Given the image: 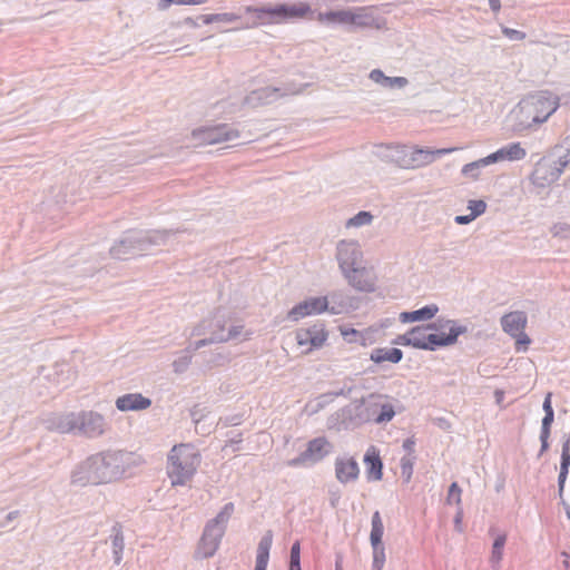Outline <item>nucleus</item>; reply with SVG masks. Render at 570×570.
Segmentation results:
<instances>
[{
	"label": "nucleus",
	"mask_w": 570,
	"mask_h": 570,
	"mask_svg": "<svg viewBox=\"0 0 570 570\" xmlns=\"http://www.w3.org/2000/svg\"><path fill=\"white\" fill-rule=\"evenodd\" d=\"M527 156L525 149L520 142H511L488 155L491 165L501 161H518Z\"/></svg>",
	"instance_id": "obj_22"
},
{
	"label": "nucleus",
	"mask_w": 570,
	"mask_h": 570,
	"mask_svg": "<svg viewBox=\"0 0 570 570\" xmlns=\"http://www.w3.org/2000/svg\"><path fill=\"white\" fill-rule=\"evenodd\" d=\"M553 155L557 156L560 163H564L566 168L570 165V134L554 146Z\"/></svg>",
	"instance_id": "obj_38"
},
{
	"label": "nucleus",
	"mask_w": 570,
	"mask_h": 570,
	"mask_svg": "<svg viewBox=\"0 0 570 570\" xmlns=\"http://www.w3.org/2000/svg\"><path fill=\"white\" fill-rule=\"evenodd\" d=\"M238 137L239 131L228 124L199 127L191 132L195 147L233 141Z\"/></svg>",
	"instance_id": "obj_11"
},
{
	"label": "nucleus",
	"mask_w": 570,
	"mask_h": 570,
	"mask_svg": "<svg viewBox=\"0 0 570 570\" xmlns=\"http://www.w3.org/2000/svg\"><path fill=\"white\" fill-rule=\"evenodd\" d=\"M384 533V525L379 511H375L372 515L371 520V533H370V542L371 544L383 543L382 538Z\"/></svg>",
	"instance_id": "obj_35"
},
{
	"label": "nucleus",
	"mask_w": 570,
	"mask_h": 570,
	"mask_svg": "<svg viewBox=\"0 0 570 570\" xmlns=\"http://www.w3.org/2000/svg\"><path fill=\"white\" fill-rule=\"evenodd\" d=\"M489 6L494 12H498L501 9L500 0H489Z\"/></svg>",
	"instance_id": "obj_63"
},
{
	"label": "nucleus",
	"mask_w": 570,
	"mask_h": 570,
	"mask_svg": "<svg viewBox=\"0 0 570 570\" xmlns=\"http://www.w3.org/2000/svg\"><path fill=\"white\" fill-rule=\"evenodd\" d=\"M489 165H491V163L487 156L475 161L465 164L461 169V174L466 178L476 180L480 177L481 170Z\"/></svg>",
	"instance_id": "obj_34"
},
{
	"label": "nucleus",
	"mask_w": 570,
	"mask_h": 570,
	"mask_svg": "<svg viewBox=\"0 0 570 570\" xmlns=\"http://www.w3.org/2000/svg\"><path fill=\"white\" fill-rule=\"evenodd\" d=\"M438 312L439 306L436 304H430L412 312H402L399 318L402 323L429 321L432 320Z\"/></svg>",
	"instance_id": "obj_28"
},
{
	"label": "nucleus",
	"mask_w": 570,
	"mask_h": 570,
	"mask_svg": "<svg viewBox=\"0 0 570 570\" xmlns=\"http://www.w3.org/2000/svg\"><path fill=\"white\" fill-rule=\"evenodd\" d=\"M229 321V313L224 308H218L212 317L202 321L197 326H195L191 335L215 336L217 334L225 337L224 342L237 340L243 333V325L230 324L227 328Z\"/></svg>",
	"instance_id": "obj_9"
},
{
	"label": "nucleus",
	"mask_w": 570,
	"mask_h": 570,
	"mask_svg": "<svg viewBox=\"0 0 570 570\" xmlns=\"http://www.w3.org/2000/svg\"><path fill=\"white\" fill-rule=\"evenodd\" d=\"M207 0H159L158 2V9L159 10H166L171 4H179V6H196V4H204Z\"/></svg>",
	"instance_id": "obj_46"
},
{
	"label": "nucleus",
	"mask_w": 570,
	"mask_h": 570,
	"mask_svg": "<svg viewBox=\"0 0 570 570\" xmlns=\"http://www.w3.org/2000/svg\"><path fill=\"white\" fill-rule=\"evenodd\" d=\"M289 558L291 559H301V546H299L298 541H296L292 544Z\"/></svg>",
	"instance_id": "obj_58"
},
{
	"label": "nucleus",
	"mask_w": 570,
	"mask_h": 570,
	"mask_svg": "<svg viewBox=\"0 0 570 570\" xmlns=\"http://www.w3.org/2000/svg\"><path fill=\"white\" fill-rule=\"evenodd\" d=\"M203 19V22L205 24H209L213 22H235L240 19V16L232 13V12H225V13H212V14H204L200 16Z\"/></svg>",
	"instance_id": "obj_40"
},
{
	"label": "nucleus",
	"mask_w": 570,
	"mask_h": 570,
	"mask_svg": "<svg viewBox=\"0 0 570 570\" xmlns=\"http://www.w3.org/2000/svg\"><path fill=\"white\" fill-rule=\"evenodd\" d=\"M200 463L198 450L193 444L175 445L168 455L167 473L173 485L185 484Z\"/></svg>",
	"instance_id": "obj_5"
},
{
	"label": "nucleus",
	"mask_w": 570,
	"mask_h": 570,
	"mask_svg": "<svg viewBox=\"0 0 570 570\" xmlns=\"http://www.w3.org/2000/svg\"><path fill=\"white\" fill-rule=\"evenodd\" d=\"M474 219L475 218H472L471 214H469V215H458V216H455L454 222L458 225H468V224H470Z\"/></svg>",
	"instance_id": "obj_57"
},
{
	"label": "nucleus",
	"mask_w": 570,
	"mask_h": 570,
	"mask_svg": "<svg viewBox=\"0 0 570 570\" xmlns=\"http://www.w3.org/2000/svg\"><path fill=\"white\" fill-rule=\"evenodd\" d=\"M561 504L564 509V512L567 514V518L570 520V504L566 502V500L562 498L561 499Z\"/></svg>",
	"instance_id": "obj_64"
},
{
	"label": "nucleus",
	"mask_w": 570,
	"mask_h": 570,
	"mask_svg": "<svg viewBox=\"0 0 570 570\" xmlns=\"http://www.w3.org/2000/svg\"><path fill=\"white\" fill-rule=\"evenodd\" d=\"M273 544V532L267 530L257 546L256 553V564L255 570H266L268 560H269V551Z\"/></svg>",
	"instance_id": "obj_27"
},
{
	"label": "nucleus",
	"mask_w": 570,
	"mask_h": 570,
	"mask_svg": "<svg viewBox=\"0 0 570 570\" xmlns=\"http://www.w3.org/2000/svg\"><path fill=\"white\" fill-rule=\"evenodd\" d=\"M407 340H409V332H406L405 334L403 335H400L396 340H395V343L396 344H401V345H405V346H411V343H407Z\"/></svg>",
	"instance_id": "obj_60"
},
{
	"label": "nucleus",
	"mask_w": 570,
	"mask_h": 570,
	"mask_svg": "<svg viewBox=\"0 0 570 570\" xmlns=\"http://www.w3.org/2000/svg\"><path fill=\"white\" fill-rule=\"evenodd\" d=\"M331 451V444L325 438H316L308 442L307 448L298 456L287 461L292 468L311 466L323 460Z\"/></svg>",
	"instance_id": "obj_14"
},
{
	"label": "nucleus",
	"mask_w": 570,
	"mask_h": 570,
	"mask_svg": "<svg viewBox=\"0 0 570 570\" xmlns=\"http://www.w3.org/2000/svg\"><path fill=\"white\" fill-rule=\"evenodd\" d=\"M301 92L298 88H278V87H265L253 90L245 97L244 104L249 107H258L276 101L278 98L287 95H296Z\"/></svg>",
	"instance_id": "obj_18"
},
{
	"label": "nucleus",
	"mask_w": 570,
	"mask_h": 570,
	"mask_svg": "<svg viewBox=\"0 0 570 570\" xmlns=\"http://www.w3.org/2000/svg\"><path fill=\"white\" fill-rule=\"evenodd\" d=\"M65 372H67L68 374L70 373V366L68 364H58L56 365V373L57 374H63Z\"/></svg>",
	"instance_id": "obj_61"
},
{
	"label": "nucleus",
	"mask_w": 570,
	"mask_h": 570,
	"mask_svg": "<svg viewBox=\"0 0 570 570\" xmlns=\"http://www.w3.org/2000/svg\"><path fill=\"white\" fill-rule=\"evenodd\" d=\"M335 297L336 294H332L330 298L326 296L307 297L288 311L287 318L297 322L303 317L317 315L323 312H328L333 315L340 314L342 308L331 305V302L334 303Z\"/></svg>",
	"instance_id": "obj_10"
},
{
	"label": "nucleus",
	"mask_w": 570,
	"mask_h": 570,
	"mask_svg": "<svg viewBox=\"0 0 570 570\" xmlns=\"http://www.w3.org/2000/svg\"><path fill=\"white\" fill-rule=\"evenodd\" d=\"M356 419L358 423L373 422L376 424L387 423L395 416L394 405L389 396L371 394L356 406Z\"/></svg>",
	"instance_id": "obj_7"
},
{
	"label": "nucleus",
	"mask_w": 570,
	"mask_h": 570,
	"mask_svg": "<svg viewBox=\"0 0 570 570\" xmlns=\"http://www.w3.org/2000/svg\"><path fill=\"white\" fill-rule=\"evenodd\" d=\"M111 548L114 561L116 564H119L122 559V551L125 548V540L121 527L119 524H115L112 527V534L110 537Z\"/></svg>",
	"instance_id": "obj_31"
},
{
	"label": "nucleus",
	"mask_w": 570,
	"mask_h": 570,
	"mask_svg": "<svg viewBox=\"0 0 570 570\" xmlns=\"http://www.w3.org/2000/svg\"><path fill=\"white\" fill-rule=\"evenodd\" d=\"M352 18V10H337L320 12L317 14V21L325 24H342L350 26Z\"/></svg>",
	"instance_id": "obj_30"
},
{
	"label": "nucleus",
	"mask_w": 570,
	"mask_h": 570,
	"mask_svg": "<svg viewBox=\"0 0 570 570\" xmlns=\"http://www.w3.org/2000/svg\"><path fill=\"white\" fill-rule=\"evenodd\" d=\"M234 510V503L228 502L215 518L206 523L195 551L196 559L212 558L216 553Z\"/></svg>",
	"instance_id": "obj_6"
},
{
	"label": "nucleus",
	"mask_w": 570,
	"mask_h": 570,
	"mask_svg": "<svg viewBox=\"0 0 570 570\" xmlns=\"http://www.w3.org/2000/svg\"><path fill=\"white\" fill-rule=\"evenodd\" d=\"M298 346L303 347V353H308L315 348H320L327 340V332L323 323H315L314 325L299 328L295 334Z\"/></svg>",
	"instance_id": "obj_17"
},
{
	"label": "nucleus",
	"mask_w": 570,
	"mask_h": 570,
	"mask_svg": "<svg viewBox=\"0 0 570 570\" xmlns=\"http://www.w3.org/2000/svg\"><path fill=\"white\" fill-rule=\"evenodd\" d=\"M76 412L51 413L43 419V425L48 431L60 434L76 435Z\"/></svg>",
	"instance_id": "obj_19"
},
{
	"label": "nucleus",
	"mask_w": 570,
	"mask_h": 570,
	"mask_svg": "<svg viewBox=\"0 0 570 570\" xmlns=\"http://www.w3.org/2000/svg\"><path fill=\"white\" fill-rule=\"evenodd\" d=\"M150 405L151 400L140 393L125 394L116 400V407L121 412L140 411L148 409Z\"/></svg>",
	"instance_id": "obj_24"
},
{
	"label": "nucleus",
	"mask_w": 570,
	"mask_h": 570,
	"mask_svg": "<svg viewBox=\"0 0 570 570\" xmlns=\"http://www.w3.org/2000/svg\"><path fill=\"white\" fill-rule=\"evenodd\" d=\"M357 28L382 29L384 20L375 16L373 8L363 7L352 11L351 24Z\"/></svg>",
	"instance_id": "obj_21"
},
{
	"label": "nucleus",
	"mask_w": 570,
	"mask_h": 570,
	"mask_svg": "<svg viewBox=\"0 0 570 570\" xmlns=\"http://www.w3.org/2000/svg\"><path fill=\"white\" fill-rule=\"evenodd\" d=\"M559 108V97L550 91H538L524 97L511 111L513 129L524 131L546 122Z\"/></svg>",
	"instance_id": "obj_2"
},
{
	"label": "nucleus",
	"mask_w": 570,
	"mask_h": 570,
	"mask_svg": "<svg viewBox=\"0 0 570 570\" xmlns=\"http://www.w3.org/2000/svg\"><path fill=\"white\" fill-rule=\"evenodd\" d=\"M394 146L379 145L376 146L375 155L386 163H392Z\"/></svg>",
	"instance_id": "obj_48"
},
{
	"label": "nucleus",
	"mask_w": 570,
	"mask_h": 570,
	"mask_svg": "<svg viewBox=\"0 0 570 570\" xmlns=\"http://www.w3.org/2000/svg\"><path fill=\"white\" fill-rule=\"evenodd\" d=\"M373 551L372 570H383L386 556L383 543L371 544Z\"/></svg>",
	"instance_id": "obj_41"
},
{
	"label": "nucleus",
	"mask_w": 570,
	"mask_h": 570,
	"mask_svg": "<svg viewBox=\"0 0 570 570\" xmlns=\"http://www.w3.org/2000/svg\"><path fill=\"white\" fill-rule=\"evenodd\" d=\"M507 541L505 534H499L493 542L490 561L492 564H499L503 557V548Z\"/></svg>",
	"instance_id": "obj_42"
},
{
	"label": "nucleus",
	"mask_w": 570,
	"mask_h": 570,
	"mask_svg": "<svg viewBox=\"0 0 570 570\" xmlns=\"http://www.w3.org/2000/svg\"><path fill=\"white\" fill-rule=\"evenodd\" d=\"M554 413H547L544 414L542 419L541 424V432H540V441H541V449L540 454L544 453L549 449V436H550V429L551 424L553 423Z\"/></svg>",
	"instance_id": "obj_37"
},
{
	"label": "nucleus",
	"mask_w": 570,
	"mask_h": 570,
	"mask_svg": "<svg viewBox=\"0 0 570 570\" xmlns=\"http://www.w3.org/2000/svg\"><path fill=\"white\" fill-rule=\"evenodd\" d=\"M362 258L363 253L358 242L343 239L337 243L336 259L344 277L356 289L371 292L374 289V284L362 279V275L365 272V268L362 266Z\"/></svg>",
	"instance_id": "obj_4"
},
{
	"label": "nucleus",
	"mask_w": 570,
	"mask_h": 570,
	"mask_svg": "<svg viewBox=\"0 0 570 570\" xmlns=\"http://www.w3.org/2000/svg\"><path fill=\"white\" fill-rule=\"evenodd\" d=\"M360 468L353 458H337L335 460V476L345 484L357 480Z\"/></svg>",
	"instance_id": "obj_23"
},
{
	"label": "nucleus",
	"mask_w": 570,
	"mask_h": 570,
	"mask_svg": "<svg viewBox=\"0 0 570 570\" xmlns=\"http://www.w3.org/2000/svg\"><path fill=\"white\" fill-rule=\"evenodd\" d=\"M415 460V455H404L400 461L401 474L405 482H410L412 478Z\"/></svg>",
	"instance_id": "obj_44"
},
{
	"label": "nucleus",
	"mask_w": 570,
	"mask_h": 570,
	"mask_svg": "<svg viewBox=\"0 0 570 570\" xmlns=\"http://www.w3.org/2000/svg\"><path fill=\"white\" fill-rule=\"evenodd\" d=\"M468 332V327L460 325L454 320L439 318L430 323V331L426 332L424 343L425 351H435L439 347H445L456 343L458 337Z\"/></svg>",
	"instance_id": "obj_8"
},
{
	"label": "nucleus",
	"mask_w": 570,
	"mask_h": 570,
	"mask_svg": "<svg viewBox=\"0 0 570 570\" xmlns=\"http://www.w3.org/2000/svg\"><path fill=\"white\" fill-rule=\"evenodd\" d=\"M342 492L338 487H331L328 489V501L332 508H336L340 503Z\"/></svg>",
	"instance_id": "obj_54"
},
{
	"label": "nucleus",
	"mask_w": 570,
	"mask_h": 570,
	"mask_svg": "<svg viewBox=\"0 0 570 570\" xmlns=\"http://www.w3.org/2000/svg\"><path fill=\"white\" fill-rule=\"evenodd\" d=\"M372 220H373V215L370 212L362 210V212H358L353 217H351L346 222L345 226L347 228L362 227V226L370 225L372 223Z\"/></svg>",
	"instance_id": "obj_43"
},
{
	"label": "nucleus",
	"mask_w": 570,
	"mask_h": 570,
	"mask_svg": "<svg viewBox=\"0 0 570 570\" xmlns=\"http://www.w3.org/2000/svg\"><path fill=\"white\" fill-rule=\"evenodd\" d=\"M246 12L265 13L277 20H289L305 17L311 8L307 3L278 4L276 7L254 8L246 7Z\"/></svg>",
	"instance_id": "obj_16"
},
{
	"label": "nucleus",
	"mask_w": 570,
	"mask_h": 570,
	"mask_svg": "<svg viewBox=\"0 0 570 570\" xmlns=\"http://www.w3.org/2000/svg\"><path fill=\"white\" fill-rule=\"evenodd\" d=\"M364 461L367 465V478L368 480L379 481L382 479L383 463L376 453L366 452Z\"/></svg>",
	"instance_id": "obj_32"
},
{
	"label": "nucleus",
	"mask_w": 570,
	"mask_h": 570,
	"mask_svg": "<svg viewBox=\"0 0 570 570\" xmlns=\"http://www.w3.org/2000/svg\"><path fill=\"white\" fill-rule=\"evenodd\" d=\"M288 570H302L301 569V559H291L289 558V568Z\"/></svg>",
	"instance_id": "obj_62"
},
{
	"label": "nucleus",
	"mask_w": 570,
	"mask_h": 570,
	"mask_svg": "<svg viewBox=\"0 0 570 570\" xmlns=\"http://www.w3.org/2000/svg\"><path fill=\"white\" fill-rule=\"evenodd\" d=\"M468 209L471 212L472 218H476L487 210V203L482 199L469 200Z\"/></svg>",
	"instance_id": "obj_47"
},
{
	"label": "nucleus",
	"mask_w": 570,
	"mask_h": 570,
	"mask_svg": "<svg viewBox=\"0 0 570 570\" xmlns=\"http://www.w3.org/2000/svg\"><path fill=\"white\" fill-rule=\"evenodd\" d=\"M430 331V324L424 326H415L409 331L407 343H411L412 347L424 350L428 348L425 341L426 332Z\"/></svg>",
	"instance_id": "obj_33"
},
{
	"label": "nucleus",
	"mask_w": 570,
	"mask_h": 570,
	"mask_svg": "<svg viewBox=\"0 0 570 570\" xmlns=\"http://www.w3.org/2000/svg\"><path fill=\"white\" fill-rule=\"evenodd\" d=\"M448 502L455 504L461 503V489L456 482H453L449 488Z\"/></svg>",
	"instance_id": "obj_51"
},
{
	"label": "nucleus",
	"mask_w": 570,
	"mask_h": 570,
	"mask_svg": "<svg viewBox=\"0 0 570 570\" xmlns=\"http://www.w3.org/2000/svg\"><path fill=\"white\" fill-rule=\"evenodd\" d=\"M76 435L97 439L105 434L108 424L105 417L95 411L76 412Z\"/></svg>",
	"instance_id": "obj_13"
},
{
	"label": "nucleus",
	"mask_w": 570,
	"mask_h": 570,
	"mask_svg": "<svg viewBox=\"0 0 570 570\" xmlns=\"http://www.w3.org/2000/svg\"><path fill=\"white\" fill-rule=\"evenodd\" d=\"M403 352L396 347H377L374 348L370 354V360L377 364L383 362H391L396 364L401 362Z\"/></svg>",
	"instance_id": "obj_29"
},
{
	"label": "nucleus",
	"mask_w": 570,
	"mask_h": 570,
	"mask_svg": "<svg viewBox=\"0 0 570 570\" xmlns=\"http://www.w3.org/2000/svg\"><path fill=\"white\" fill-rule=\"evenodd\" d=\"M179 230H129L110 248L112 257L127 259L129 256L148 252L154 246H161Z\"/></svg>",
	"instance_id": "obj_3"
},
{
	"label": "nucleus",
	"mask_w": 570,
	"mask_h": 570,
	"mask_svg": "<svg viewBox=\"0 0 570 570\" xmlns=\"http://www.w3.org/2000/svg\"><path fill=\"white\" fill-rule=\"evenodd\" d=\"M191 363L190 347H186L180 352L177 358L173 361V371L176 374L185 373Z\"/></svg>",
	"instance_id": "obj_39"
},
{
	"label": "nucleus",
	"mask_w": 570,
	"mask_h": 570,
	"mask_svg": "<svg viewBox=\"0 0 570 570\" xmlns=\"http://www.w3.org/2000/svg\"><path fill=\"white\" fill-rule=\"evenodd\" d=\"M552 234L556 237L567 238L570 236V224L568 223H557L552 227Z\"/></svg>",
	"instance_id": "obj_52"
},
{
	"label": "nucleus",
	"mask_w": 570,
	"mask_h": 570,
	"mask_svg": "<svg viewBox=\"0 0 570 570\" xmlns=\"http://www.w3.org/2000/svg\"><path fill=\"white\" fill-rule=\"evenodd\" d=\"M403 450L406 452L405 455H415V440L414 438H407L403 441L402 444Z\"/></svg>",
	"instance_id": "obj_55"
},
{
	"label": "nucleus",
	"mask_w": 570,
	"mask_h": 570,
	"mask_svg": "<svg viewBox=\"0 0 570 570\" xmlns=\"http://www.w3.org/2000/svg\"><path fill=\"white\" fill-rule=\"evenodd\" d=\"M132 453L121 450H107L88 456L71 473V483L86 485L117 481L132 464Z\"/></svg>",
	"instance_id": "obj_1"
},
{
	"label": "nucleus",
	"mask_w": 570,
	"mask_h": 570,
	"mask_svg": "<svg viewBox=\"0 0 570 570\" xmlns=\"http://www.w3.org/2000/svg\"><path fill=\"white\" fill-rule=\"evenodd\" d=\"M352 392V387H347V389H341L338 391H334V392H331L328 394H325V395H322L323 399L325 397H330V396H348Z\"/></svg>",
	"instance_id": "obj_56"
},
{
	"label": "nucleus",
	"mask_w": 570,
	"mask_h": 570,
	"mask_svg": "<svg viewBox=\"0 0 570 570\" xmlns=\"http://www.w3.org/2000/svg\"><path fill=\"white\" fill-rule=\"evenodd\" d=\"M224 340H225L224 336H220V335H217V334L215 336H209L208 335V337H205L203 340L196 341L194 343V350H199L202 347H205L207 345L215 344V343H224Z\"/></svg>",
	"instance_id": "obj_50"
},
{
	"label": "nucleus",
	"mask_w": 570,
	"mask_h": 570,
	"mask_svg": "<svg viewBox=\"0 0 570 570\" xmlns=\"http://www.w3.org/2000/svg\"><path fill=\"white\" fill-rule=\"evenodd\" d=\"M341 334L347 343L361 342V344H363V345L365 344L364 335L361 332L356 331L355 328L341 327Z\"/></svg>",
	"instance_id": "obj_45"
},
{
	"label": "nucleus",
	"mask_w": 570,
	"mask_h": 570,
	"mask_svg": "<svg viewBox=\"0 0 570 570\" xmlns=\"http://www.w3.org/2000/svg\"><path fill=\"white\" fill-rule=\"evenodd\" d=\"M411 147L395 145L392 156V163L403 169H410Z\"/></svg>",
	"instance_id": "obj_36"
},
{
	"label": "nucleus",
	"mask_w": 570,
	"mask_h": 570,
	"mask_svg": "<svg viewBox=\"0 0 570 570\" xmlns=\"http://www.w3.org/2000/svg\"><path fill=\"white\" fill-rule=\"evenodd\" d=\"M500 324L502 331L515 340L517 351H527L528 345L531 343V340L524 332L528 324V317L525 312L513 311L507 313L501 317Z\"/></svg>",
	"instance_id": "obj_12"
},
{
	"label": "nucleus",
	"mask_w": 570,
	"mask_h": 570,
	"mask_svg": "<svg viewBox=\"0 0 570 570\" xmlns=\"http://www.w3.org/2000/svg\"><path fill=\"white\" fill-rule=\"evenodd\" d=\"M564 169V163H560L558 158H542L537 163L531 175V180L538 187H546L557 181Z\"/></svg>",
	"instance_id": "obj_15"
},
{
	"label": "nucleus",
	"mask_w": 570,
	"mask_h": 570,
	"mask_svg": "<svg viewBox=\"0 0 570 570\" xmlns=\"http://www.w3.org/2000/svg\"><path fill=\"white\" fill-rule=\"evenodd\" d=\"M458 147L440 148V149H424L419 147H411L410 151V169H416L432 164L436 157H441L458 150Z\"/></svg>",
	"instance_id": "obj_20"
},
{
	"label": "nucleus",
	"mask_w": 570,
	"mask_h": 570,
	"mask_svg": "<svg viewBox=\"0 0 570 570\" xmlns=\"http://www.w3.org/2000/svg\"><path fill=\"white\" fill-rule=\"evenodd\" d=\"M502 33L507 38H509L510 40H513V41H520L525 38V33L523 31L515 30V29L508 28V27H502Z\"/></svg>",
	"instance_id": "obj_53"
},
{
	"label": "nucleus",
	"mask_w": 570,
	"mask_h": 570,
	"mask_svg": "<svg viewBox=\"0 0 570 570\" xmlns=\"http://www.w3.org/2000/svg\"><path fill=\"white\" fill-rule=\"evenodd\" d=\"M570 468V434H564L562 436V451H561V462H560V472L558 476V493L560 499L563 495V489L566 484V480L569 473Z\"/></svg>",
	"instance_id": "obj_26"
},
{
	"label": "nucleus",
	"mask_w": 570,
	"mask_h": 570,
	"mask_svg": "<svg viewBox=\"0 0 570 570\" xmlns=\"http://www.w3.org/2000/svg\"><path fill=\"white\" fill-rule=\"evenodd\" d=\"M368 78L383 89H403L409 85L405 77H389L381 69H373Z\"/></svg>",
	"instance_id": "obj_25"
},
{
	"label": "nucleus",
	"mask_w": 570,
	"mask_h": 570,
	"mask_svg": "<svg viewBox=\"0 0 570 570\" xmlns=\"http://www.w3.org/2000/svg\"><path fill=\"white\" fill-rule=\"evenodd\" d=\"M209 415V412H206L205 407H202L200 405H195L190 410V416L193 422L198 426L203 420H205Z\"/></svg>",
	"instance_id": "obj_49"
},
{
	"label": "nucleus",
	"mask_w": 570,
	"mask_h": 570,
	"mask_svg": "<svg viewBox=\"0 0 570 570\" xmlns=\"http://www.w3.org/2000/svg\"><path fill=\"white\" fill-rule=\"evenodd\" d=\"M542 409L544 411V414H547V413H554L553 409H552V405H551V393L547 394V396H546V399L543 401Z\"/></svg>",
	"instance_id": "obj_59"
}]
</instances>
